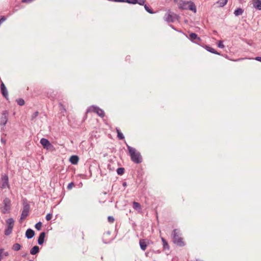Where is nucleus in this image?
I'll use <instances>...</instances> for the list:
<instances>
[{
    "label": "nucleus",
    "mask_w": 261,
    "mask_h": 261,
    "mask_svg": "<svg viewBox=\"0 0 261 261\" xmlns=\"http://www.w3.org/2000/svg\"><path fill=\"white\" fill-rule=\"evenodd\" d=\"M125 169L123 167L118 168L117 169V173L119 175H122L124 174Z\"/></svg>",
    "instance_id": "nucleus-28"
},
{
    "label": "nucleus",
    "mask_w": 261,
    "mask_h": 261,
    "mask_svg": "<svg viewBox=\"0 0 261 261\" xmlns=\"http://www.w3.org/2000/svg\"><path fill=\"white\" fill-rule=\"evenodd\" d=\"M89 112H93L96 113L97 115L101 118H103L105 115L103 110L95 105H92L88 108L87 109V113Z\"/></svg>",
    "instance_id": "nucleus-4"
},
{
    "label": "nucleus",
    "mask_w": 261,
    "mask_h": 261,
    "mask_svg": "<svg viewBox=\"0 0 261 261\" xmlns=\"http://www.w3.org/2000/svg\"><path fill=\"white\" fill-rule=\"evenodd\" d=\"M4 255L5 256H7L9 255V253L8 252H5L4 253Z\"/></svg>",
    "instance_id": "nucleus-44"
},
{
    "label": "nucleus",
    "mask_w": 261,
    "mask_h": 261,
    "mask_svg": "<svg viewBox=\"0 0 261 261\" xmlns=\"http://www.w3.org/2000/svg\"><path fill=\"white\" fill-rule=\"evenodd\" d=\"M1 142L4 145H5V144L6 143V140L4 138L2 137L1 139Z\"/></svg>",
    "instance_id": "nucleus-40"
},
{
    "label": "nucleus",
    "mask_w": 261,
    "mask_h": 261,
    "mask_svg": "<svg viewBox=\"0 0 261 261\" xmlns=\"http://www.w3.org/2000/svg\"><path fill=\"white\" fill-rule=\"evenodd\" d=\"M146 0H136V2L134 3V5L138 4L140 6H143L145 4Z\"/></svg>",
    "instance_id": "nucleus-32"
},
{
    "label": "nucleus",
    "mask_w": 261,
    "mask_h": 261,
    "mask_svg": "<svg viewBox=\"0 0 261 261\" xmlns=\"http://www.w3.org/2000/svg\"><path fill=\"white\" fill-rule=\"evenodd\" d=\"M39 247L38 246H35L32 247L30 250V254L35 255L39 252Z\"/></svg>",
    "instance_id": "nucleus-20"
},
{
    "label": "nucleus",
    "mask_w": 261,
    "mask_h": 261,
    "mask_svg": "<svg viewBox=\"0 0 261 261\" xmlns=\"http://www.w3.org/2000/svg\"><path fill=\"white\" fill-rule=\"evenodd\" d=\"M35 236V231L31 228H28L25 232V237L30 239Z\"/></svg>",
    "instance_id": "nucleus-13"
},
{
    "label": "nucleus",
    "mask_w": 261,
    "mask_h": 261,
    "mask_svg": "<svg viewBox=\"0 0 261 261\" xmlns=\"http://www.w3.org/2000/svg\"><path fill=\"white\" fill-rule=\"evenodd\" d=\"M139 245L142 251H145L147 246L146 239H140L139 241Z\"/></svg>",
    "instance_id": "nucleus-15"
},
{
    "label": "nucleus",
    "mask_w": 261,
    "mask_h": 261,
    "mask_svg": "<svg viewBox=\"0 0 261 261\" xmlns=\"http://www.w3.org/2000/svg\"><path fill=\"white\" fill-rule=\"evenodd\" d=\"M180 230L178 229H174L171 233L172 242L177 246L184 247L185 245L182 238L181 237Z\"/></svg>",
    "instance_id": "nucleus-2"
},
{
    "label": "nucleus",
    "mask_w": 261,
    "mask_h": 261,
    "mask_svg": "<svg viewBox=\"0 0 261 261\" xmlns=\"http://www.w3.org/2000/svg\"><path fill=\"white\" fill-rule=\"evenodd\" d=\"M53 215L51 213H48L46 215L45 219L47 221H49L52 218Z\"/></svg>",
    "instance_id": "nucleus-34"
},
{
    "label": "nucleus",
    "mask_w": 261,
    "mask_h": 261,
    "mask_svg": "<svg viewBox=\"0 0 261 261\" xmlns=\"http://www.w3.org/2000/svg\"><path fill=\"white\" fill-rule=\"evenodd\" d=\"M12 229H13V228L11 227V226L10 227L7 226V227L5 230L4 234L6 236L10 235L12 232Z\"/></svg>",
    "instance_id": "nucleus-26"
},
{
    "label": "nucleus",
    "mask_w": 261,
    "mask_h": 261,
    "mask_svg": "<svg viewBox=\"0 0 261 261\" xmlns=\"http://www.w3.org/2000/svg\"><path fill=\"white\" fill-rule=\"evenodd\" d=\"M16 101L17 103L20 106H23L25 103L24 100L21 98L17 99Z\"/></svg>",
    "instance_id": "nucleus-30"
},
{
    "label": "nucleus",
    "mask_w": 261,
    "mask_h": 261,
    "mask_svg": "<svg viewBox=\"0 0 261 261\" xmlns=\"http://www.w3.org/2000/svg\"><path fill=\"white\" fill-rule=\"evenodd\" d=\"M0 182L1 184L0 185V188L2 189H4L6 188H10V185L9 182V176L7 174H2L1 177Z\"/></svg>",
    "instance_id": "nucleus-8"
},
{
    "label": "nucleus",
    "mask_w": 261,
    "mask_h": 261,
    "mask_svg": "<svg viewBox=\"0 0 261 261\" xmlns=\"http://www.w3.org/2000/svg\"><path fill=\"white\" fill-rule=\"evenodd\" d=\"M45 237V232H41L38 239V244L39 245H42L44 242V239Z\"/></svg>",
    "instance_id": "nucleus-14"
},
{
    "label": "nucleus",
    "mask_w": 261,
    "mask_h": 261,
    "mask_svg": "<svg viewBox=\"0 0 261 261\" xmlns=\"http://www.w3.org/2000/svg\"><path fill=\"white\" fill-rule=\"evenodd\" d=\"M218 47L221 48H223L224 47L223 41L220 40L219 41L218 43Z\"/></svg>",
    "instance_id": "nucleus-35"
},
{
    "label": "nucleus",
    "mask_w": 261,
    "mask_h": 261,
    "mask_svg": "<svg viewBox=\"0 0 261 261\" xmlns=\"http://www.w3.org/2000/svg\"><path fill=\"white\" fill-rule=\"evenodd\" d=\"M23 209L21 214L20 221L25 219L28 216L30 210V205L27 202V200L23 201Z\"/></svg>",
    "instance_id": "nucleus-5"
},
{
    "label": "nucleus",
    "mask_w": 261,
    "mask_h": 261,
    "mask_svg": "<svg viewBox=\"0 0 261 261\" xmlns=\"http://www.w3.org/2000/svg\"><path fill=\"white\" fill-rule=\"evenodd\" d=\"M40 143L44 149L49 151H53L54 150V146L48 139L43 138L41 139Z\"/></svg>",
    "instance_id": "nucleus-9"
},
{
    "label": "nucleus",
    "mask_w": 261,
    "mask_h": 261,
    "mask_svg": "<svg viewBox=\"0 0 261 261\" xmlns=\"http://www.w3.org/2000/svg\"><path fill=\"white\" fill-rule=\"evenodd\" d=\"M1 92L3 96L7 99H8V93L7 88L3 82H2L1 84Z\"/></svg>",
    "instance_id": "nucleus-12"
},
{
    "label": "nucleus",
    "mask_w": 261,
    "mask_h": 261,
    "mask_svg": "<svg viewBox=\"0 0 261 261\" xmlns=\"http://www.w3.org/2000/svg\"><path fill=\"white\" fill-rule=\"evenodd\" d=\"M168 13L166 14L164 17V20L168 23L174 22L176 20H178L179 16L175 13H172L169 10Z\"/></svg>",
    "instance_id": "nucleus-7"
},
{
    "label": "nucleus",
    "mask_w": 261,
    "mask_h": 261,
    "mask_svg": "<svg viewBox=\"0 0 261 261\" xmlns=\"http://www.w3.org/2000/svg\"><path fill=\"white\" fill-rule=\"evenodd\" d=\"M178 8L181 10H190L194 13L196 12V7L195 4L191 1H184L180 0L178 3Z\"/></svg>",
    "instance_id": "nucleus-3"
},
{
    "label": "nucleus",
    "mask_w": 261,
    "mask_h": 261,
    "mask_svg": "<svg viewBox=\"0 0 261 261\" xmlns=\"http://www.w3.org/2000/svg\"><path fill=\"white\" fill-rule=\"evenodd\" d=\"M39 112L38 111L35 112L31 116V120H34L38 116Z\"/></svg>",
    "instance_id": "nucleus-33"
},
{
    "label": "nucleus",
    "mask_w": 261,
    "mask_h": 261,
    "mask_svg": "<svg viewBox=\"0 0 261 261\" xmlns=\"http://www.w3.org/2000/svg\"><path fill=\"white\" fill-rule=\"evenodd\" d=\"M227 0H219L217 3L219 4V6L221 7H224L226 5Z\"/></svg>",
    "instance_id": "nucleus-27"
},
{
    "label": "nucleus",
    "mask_w": 261,
    "mask_h": 261,
    "mask_svg": "<svg viewBox=\"0 0 261 261\" xmlns=\"http://www.w3.org/2000/svg\"><path fill=\"white\" fill-rule=\"evenodd\" d=\"M188 39L192 42L202 46L201 45L202 40L196 33H191L188 37Z\"/></svg>",
    "instance_id": "nucleus-10"
},
{
    "label": "nucleus",
    "mask_w": 261,
    "mask_h": 261,
    "mask_svg": "<svg viewBox=\"0 0 261 261\" xmlns=\"http://www.w3.org/2000/svg\"><path fill=\"white\" fill-rule=\"evenodd\" d=\"M25 255H23L22 257H25Z\"/></svg>",
    "instance_id": "nucleus-48"
},
{
    "label": "nucleus",
    "mask_w": 261,
    "mask_h": 261,
    "mask_svg": "<svg viewBox=\"0 0 261 261\" xmlns=\"http://www.w3.org/2000/svg\"><path fill=\"white\" fill-rule=\"evenodd\" d=\"M146 243H147V246L149 245L153 244V242L152 241L150 240H148V239H146Z\"/></svg>",
    "instance_id": "nucleus-41"
},
{
    "label": "nucleus",
    "mask_w": 261,
    "mask_h": 261,
    "mask_svg": "<svg viewBox=\"0 0 261 261\" xmlns=\"http://www.w3.org/2000/svg\"><path fill=\"white\" fill-rule=\"evenodd\" d=\"M116 132L117 133V137L119 140H123L124 139V136L123 134L121 132L120 130L118 128H116Z\"/></svg>",
    "instance_id": "nucleus-24"
},
{
    "label": "nucleus",
    "mask_w": 261,
    "mask_h": 261,
    "mask_svg": "<svg viewBox=\"0 0 261 261\" xmlns=\"http://www.w3.org/2000/svg\"><path fill=\"white\" fill-rule=\"evenodd\" d=\"M253 7L257 10H261V0H253Z\"/></svg>",
    "instance_id": "nucleus-16"
},
{
    "label": "nucleus",
    "mask_w": 261,
    "mask_h": 261,
    "mask_svg": "<svg viewBox=\"0 0 261 261\" xmlns=\"http://www.w3.org/2000/svg\"><path fill=\"white\" fill-rule=\"evenodd\" d=\"M174 2H176L177 1V0H174Z\"/></svg>",
    "instance_id": "nucleus-49"
},
{
    "label": "nucleus",
    "mask_w": 261,
    "mask_h": 261,
    "mask_svg": "<svg viewBox=\"0 0 261 261\" xmlns=\"http://www.w3.org/2000/svg\"><path fill=\"white\" fill-rule=\"evenodd\" d=\"M135 2H136V0H124V3H127L129 4L134 5Z\"/></svg>",
    "instance_id": "nucleus-37"
},
{
    "label": "nucleus",
    "mask_w": 261,
    "mask_h": 261,
    "mask_svg": "<svg viewBox=\"0 0 261 261\" xmlns=\"http://www.w3.org/2000/svg\"><path fill=\"white\" fill-rule=\"evenodd\" d=\"M243 12L244 10L243 9L241 8H238L234 10L233 13L236 16H238L239 15H242Z\"/></svg>",
    "instance_id": "nucleus-23"
},
{
    "label": "nucleus",
    "mask_w": 261,
    "mask_h": 261,
    "mask_svg": "<svg viewBox=\"0 0 261 261\" xmlns=\"http://www.w3.org/2000/svg\"><path fill=\"white\" fill-rule=\"evenodd\" d=\"M196 261H198L197 260Z\"/></svg>",
    "instance_id": "nucleus-50"
},
{
    "label": "nucleus",
    "mask_w": 261,
    "mask_h": 261,
    "mask_svg": "<svg viewBox=\"0 0 261 261\" xmlns=\"http://www.w3.org/2000/svg\"><path fill=\"white\" fill-rule=\"evenodd\" d=\"M122 186L124 187H126L127 186V183L126 182H123L122 183Z\"/></svg>",
    "instance_id": "nucleus-45"
},
{
    "label": "nucleus",
    "mask_w": 261,
    "mask_h": 261,
    "mask_svg": "<svg viewBox=\"0 0 261 261\" xmlns=\"http://www.w3.org/2000/svg\"><path fill=\"white\" fill-rule=\"evenodd\" d=\"M4 249L3 248L0 249V261L2 260L3 258L2 253H3Z\"/></svg>",
    "instance_id": "nucleus-39"
},
{
    "label": "nucleus",
    "mask_w": 261,
    "mask_h": 261,
    "mask_svg": "<svg viewBox=\"0 0 261 261\" xmlns=\"http://www.w3.org/2000/svg\"><path fill=\"white\" fill-rule=\"evenodd\" d=\"M130 59V56H126V60H128Z\"/></svg>",
    "instance_id": "nucleus-47"
},
{
    "label": "nucleus",
    "mask_w": 261,
    "mask_h": 261,
    "mask_svg": "<svg viewBox=\"0 0 261 261\" xmlns=\"http://www.w3.org/2000/svg\"><path fill=\"white\" fill-rule=\"evenodd\" d=\"M127 148L132 162L136 164H140L142 162V158L141 153L137 151L135 148L130 146L126 143Z\"/></svg>",
    "instance_id": "nucleus-1"
},
{
    "label": "nucleus",
    "mask_w": 261,
    "mask_h": 261,
    "mask_svg": "<svg viewBox=\"0 0 261 261\" xmlns=\"http://www.w3.org/2000/svg\"><path fill=\"white\" fill-rule=\"evenodd\" d=\"M4 206L2 208V213L3 214L9 213L11 210V201L8 197H6L3 201Z\"/></svg>",
    "instance_id": "nucleus-6"
},
{
    "label": "nucleus",
    "mask_w": 261,
    "mask_h": 261,
    "mask_svg": "<svg viewBox=\"0 0 261 261\" xmlns=\"http://www.w3.org/2000/svg\"><path fill=\"white\" fill-rule=\"evenodd\" d=\"M73 185H74V183L73 182H70L69 184H68V185L67 186V189L70 190Z\"/></svg>",
    "instance_id": "nucleus-38"
},
{
    "label": "nucleus",
    "mask_w": 261,
    "mask_h": 261,
    "mask_svg": "<svg viewBox=\"0 0 261 261\" xmlns=\"http://www.w3.org/2000/svg\"><path fill=\"white\" fill-rule=\"evenodd\" d=\"M42 225V222L39 221L35 224V227L37 230H40L41 228Z\"/></svg>",
    "instance_id": "nucleus-31"
},
{
    "label": "nucleus",
    "mask_w": 261,
    "mask_h": 261,
    "mask_svg": "<svg viewBox=\"0 0 261 261\" xmlns=\"http://www.w3.org/2000/svg\"><path fill=\"white\" fill-rule=\"evenodd\" d=\"M144 9L145 10L149 13L150 14H153L154 13V12L152 10V9L150 8L146 4H144Z\"/></svg>",
    "instance_id": "nucleus-29"
},
{
    "label": "nucleus",
    "mask_w": 261,
    "mask_h": 261,
    "mask_svg": "<svg viewBox=\"0 0 261 261\" xmlns=\"http://www.w3.org/2000/svg\"><path fill=\"white\" fill-rule=\"evenodd\" d=\"M255 60L261 62V57H256L254 59Z\"/></svg>",
    "instance_id": "nucleus-42"
},
{
    "label": "nucleus",
    "mask_w": 261,
    "mask_h": 261,
    "mask_svg": "<svg viewBox=\"0 0 261 261\" xmlns=\"http://www.w3.org/2000/svg\"><path fill=\"white\" fill-rule=\"evenodd\" d=\"M170 27L172 29H173V30H176V29H175V28L174 27V26H173V25L170 24Z\"/></svg>",
    "instance_id": "nucleus-46"
},
{
    "label": "nucleus",
    "mask_w": 261,
    "mask_h": 261,
    "mask_svg": "<svg viewBox=\"0 0 261 261\" xmlns=\"http://www.w3.org/2000/svg\"><path fill=\"white\" fill-rule=\"evenodd\" d=\"M9 113L7 111H4L2 113V115L0 119V125L5 126L8 120Z\"/></svg>",
    "instance_id": "nucleus-11"
},
{
    "label": "nucleus",
    "mask_w": 261,
    "mask_h": 261,
    "mask_svg": "<svg viewBox=\"0 0 261 261\" xmlns=\"http://www.w3.org/2000/svg\"><path fill=\"white\" fill-rule=\"evenodd\" d=\"M201 46L203 47L207 51H209L212 54L218 55H221L220 53L217 51L214 48H212V47H211L209 45H206L204 46L202 45Z\"/></svg>",
    "instance_id": "nucleus-18"
},
{
    "label": "nucleus",
    "mask_w": 261,
    "mask_h": 261,
    "mask_svg": "<svg viewBox=\"0 0 261 261\" xmlns=\"http://www.w3.org/2000/svg\"><path fill=\"white\" fill-rule=\"evenodd\" d=\"M7 226L13 228L14 225V220L12 218H10L6 220Z\"/></svg>",
    "instance_id": "nucleus-21"
},
{
    "label": "nucleus",
    "mask_w": 261,
    "mask_h": 261,
    "mask_svg": "<svg viewBox=\"0 0 261 261\" xmlns=\"http://www.w3.org/2000/svg\"><path fill=\"white\" fill-rule=\"evenodd\" d=\"M79 161V158L76 155H72L69 159V162L72 165H76Z\"/></svg>",
    "instance_id": "nucleus-17"
},
{
    "label": "nucleus",
    "mask_w": 261,
    "mask_h": 261,
    "mask_svg": "<svg viewBox=\"0 0 261 261\" xmlns=\"http://www.w3.org/2000/svg\"><path fill=\"white\" fill-rule=\"evenodd\" d=\"M161 240L163 243V247L164 250H169L170 248L169 245L167 241L164 238H161Z\"/></svg>",
    "instance_id": "nucleus-19"
},
{
    "label": "nucleus",
    "mask_w": 261,
    "mask_h": 261,
    "mask_svg": "<svg viewBox=\"0 0 261 261\" xmlns=\"http://www.w3.org/2000/svg\"><path fill=\"white\" fill-rule=\"evenodd\" d=\"M114 2L124 3V0H113Z\"/></svg>",
    "instance_id": "nucleus-43"
},
{
    "label": "nucleus",
    "mask_w": 261,
    "mask_h": 261,
    "mask_svg": "<svg viewBox=\"0 0 261 261\" xmlns=\"http://www.w3.org/2000/svg\"><path fill=\"white\" fill-rule=\"evenodd\" d=\"M114 218L113 216H108V221L109 222L112 223H113L114 222Z\"/></svg>",
    "instance_id": "nucleus-36"
},
{
    "label": "nucleus",
    "mask_w": 261,
    "mask_h": 261,
    "mask_svg": "<svg viewBox=\"0 0 261 261\" xmlns=\"http://www.w3.org/2000/svg\"><path fill=\"white\" fill-rule=\"evenodd\" d=\"M133 207L134 208V210L138 211H140L141 210V204L139 203L136 201L133 202Z\"/></svg>",
    "instance_id": "nucleus-22"
},
{
    "label": "nucleus",
    "mask_w": 261,
    "mask_h": 261,
    "mask_svg": "<svg viewBox=\"0 0 261 261\" xmlns=\"http://www.w3.org/2000/svg\"><path fill=\"white\" fill-rule=\"evenodd\" d=\"M21 248V245L18 243H15L13 244L12 247V249L14 251H19Z\"/></svg>",
    "instance_id": "nucleus-25"
}]
</instances>
